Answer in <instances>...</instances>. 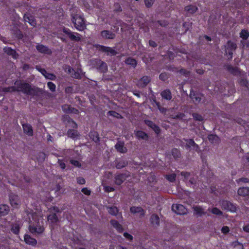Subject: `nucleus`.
<instances>
[{"instance_id":"obj_62","label":"nucleus","mask_w":249,"mask_h":249,"mask_svg":"<svg viewBox=\"0 0 249 249\" xmlns=\"http://www.w3.org/2000/svg\"><path fill=\"white\" fill-rule=\"evenodd\" d=\"M105 191L107 193L111 192L114 191V188L112 187L106 186L104 187Z\"/></svg>"},{"instance_id":"obj_41","label":"nucleus","mask_w":249,"mask_h":249,"mask_svg":"<svg viewBox=\"0 0 249 249\" xmlns=\"http://www.w3.org/2000/svg\"><path fill=\"white\" fill-rule=\"evenodd\" d=\"M108 213L112 215L116 216L118 213V209L115 206L110 207L109 208Z\"/></svg>"},{"instance_id":"obj_10","label":"nucleus","mask_w":249,"mask_h":249,"mask_svg":"<svg viewBox=\"0 0 249 249\" xmlns=\"http://www.w3.org/2000/svg\"><path fill=\"white\" fill-rule=\"evenodd\" d=\"M100 36L104 39H113L116 37V35L110 30H104L101 32Z\"/></svg>"},{"instance_id":"obj_35","label":"nucleus","mask_w":249,"mask_h":249,"mask_svg":"<svg viewBox=\"0 0 249 249\" xmlns=\"http://www.w3.org/2000/svg\"><path fill=\"white\" fill-rule=\"evenodd\" d=\"M193 209L196 214L199 216L205 214L206 213L204 212L203 209L200 206H196L193 207Z\"/></svg>"},{"instance_id":"obj_30","label":"nucleus","mask_w":249,"mask_h":249,"mask_svg":"<svg viewBox=\"0 0 249 249\" xmlns=\"http://www.w3.org/2000/svg\"><path fill=\"white\" fill-rule=\"evenodd\" d=\"M68 136L72 139L77 138L79 137V133L76 130L69 129L67 132Z\"/></svg>"},{"instance_id":"obj_50","label":"nucleus","mask_w":249,"mask_h":249,"mask_svg":"<svg viewBox=\"0 0 249 249\" xmlns=\"http://www.w3.org/2000/svg\"><path fill=\"white\" fill-rule=\"evenodd\" d=\"M193 117L194 120H195L196 121H202L203 120V116L197 113H193Z\"/></svg>"},{"instance_id":"obj_24","label":"nucleus","mask_w":249,"mask_h":249,"mask_svg":"<svg viewBox=\"0 0 249 249\" xmlns=\"http://www.w3.org/2000/svg\"><path fill=\"white\" fill-rule=\"evenodd\" d=\"M197 10V7L196 5L192 4H189L184 7V11L191 14L195 13Z\"/></svg>"},{"instance_id":"obj_39","label":"nucleus","mask_w":249,"mask_h":249,"mask_svg":"<svg viewBox=\"0 0 249 249\" xmlns=\"http://www.w3.org/2000/svg\"><path fill=\"white\" fill-rule=\"evenodd\" d=\"M171 153L175 159L179 158L181 155L180 151L178 149L175 148L172 149Z\"/></svg>"},{"instance_id":"obj_58","label":"nucleus","mask_w":249,"mask_h":249,"mask_svg":"<svg viewBox=\"0 0 249 249\" xmlns=\"http://www.w3.org/2000/svg\"><path fill=\"white\" fill-rule=\"evenodd\" d=\"M77 182L79 184H85L86 183V180L83 177H78L76 178Z\"/></svg>"},{"instance_id":"obj_64","label":"nucleus","mask_w":249,"mask_h":249,"mask_svg":"<svg viewBox=\"0 0 249 249\" xmlns=\"http://www.w3.org/2000/svg\"><path fill=\"white\" fill-rule=\"evenodd\" d=\"M144 123L145 124H146L148 127L151 128V127L154 125L155 124L153 123L152 121L148 120H144Z\"/></svg>"},{"instance_id":"obj_51","label":"nucleus","mask_w":249,"mask_h":249,"mask_svg":"<svg viewBox=\"0 0 249 249\" xmlns=\"http://www.w3.org/2000/svg\"><path fill=\"white\" fill-rule=\"evenodd\" d=\"M47 86L52 92H54L55 91L56 86L52 82H48L47 83Z\"/></svg>"},{"instance_id":"obj_6","label":"nucleus","mask_w":249,"mask_h":249,"mask_svg":"<svg viewBox=\"0 0 249 249\" xmlns=\"http://www.w3.org/2000/svg\"><path fill=\"white\" fill-rule=\"evenodd\" d=\"M94 47L99 52L106 53L107 55L114 56L117 54V51L110 47L97 44L94 45Z\"/></svg>"},{"instance_id":"obj_27","label":"nucleus","mask_w":249,"mask_h":249,"mask_svg":"<svg viewBox=\"0 0 249 249\" xmlns=\"http://www.w3.org/2000/svg\"><path fill=\"white\" fill-rule=\"evenodd\" d=\"M150 222L152 225L158 226L160 225V218L158 215L153 214L150 217Z\"/></svg>"},{"instance_id":"obj_8","label":"nucleus","mask_w":249,"mask_h":249,"mask_svg":"<svg viewBox=\"0 0 249 249\" xmlns=\"http://www.w3.org/2000/svg\"><path fill=\"white\" fill-rule=\"evenodd\" d=\"M172 210L176 213L178 215H184L187 213V209L182 205L174 204L172 206Z\"/></svg>"},{"instance_id":"obj_15","label":"nucleus","mask_w":249,"mask_h":249,"mask_svg":"<svg viewBox=\"0 0 249 249\" xmlns=\"http://www.w3.org/2000/svg\"><path fill=\"white\" fill-rule=\"evenodd\" d=\"M22 127L24 133L29 136H32L33 135V130L30 124H23Z\"/></svg>"},{"instance_id":"obj_47","label":"nucleus","mask_w":249,"mask_h":249,"mask_svg":"<svg viewBox=\"0 0 249 249\" xmlns=\"http://www.w3.org/2000/svg\"><path fill=\"white\" fill-rule=\"evenodd\" d=\"M185 141L187 142L185 145V147L187 149L192 147L193 146V145L195 144V142L192 139H186Z\"/></svg>"},{"instance_id":"obj_1","label":"nucleus","mask_w":249,"mask_h":249,"mask_svg":"<svg viewBox=\"0 0 249 249\" xmlns=\"http://www.w3.org/2000/svg\"><path fill=\"white\" fill-rule=\"evenodd\" d=\"M44 225V220L42 215L37 213H33L29 226L30 232L36 235L42 234L45 231Z\"/></svg>"},{"instance_id":"obj_32","label":"nucleus","mask_w":249,"mask_h":249,"mask_svg":"<svg viewBox=\"0 0 249 249\" xmlns=\"http://www.w3.org/2000/svg\"><path fill=\"white\" fill-rule=\"evenodd\" d=\"M239 37L241 40H247L249 37V31L247 29H242L239 33Z\"/></svg>"},{"instance_id":"obj_7","label":"nucleus","mask_w":249,"mask_h":249,"mask_svg":"<svg viewBox=\"0 0 249 249\" xmlns=\"http://www.w3.org/2000/svg\"><path fill=\"white\" fill-rule=\"evenodd\" d=\"M220 205L222 208L224 210L231 212L236 211V206L229 201L223 200L220 202Z\"/></svg>"},{"instance_id":"obj_25","label":"nucleus","mask_w":249,"mask_h":249,"mask_svg":"<svg viewBox=\"0 0 249 249\" xmlns=\"http://www.w3.org/2000/svg\"><path fill=\"white\" fill-rule=\"evenodd\" d=\"M124 62L125 64L129 65L134 68L137 66L138 64L137 60L131 57H129L125 59Z\"/></svg>"},{"instance_id":"obj_33","label":"nucleus","mask_w":249,"mask_h":249,"mask_svg":"<svg viewBox=\"0 0 249 249\" xmlns=\"http://www.w3.org/2000/svg\"><path fill=\"white\" fill-rule=\"evenodd\" d=\"M48 221L51 223L55 224L58 221V218L56 213L51 214L47 216Z\"/></svg>"},{"instance_id":"obj_63","label":"nucleus","mask_w":249,"mask_h":249,"mask_svg":"<svg viewBox=\"0 0 249 249\" xmlns=\"http://www.w3.org/2000/svg\"><path fill=\"white\" fill-rule=\"evenodd\" d=\"M236 181L238 183H239L240 182L248 183L249 182V179L247 178H242L238 179Z\"/></svg>"},{"instance_id":"obj_14","label":"nucleus","mask_w":249,"mask_h":249,"mask_svg":"<svg viewBox=\"0 0 249 249\" xmlns=\"http://www.w3.org/2000/svg\"><path fill=\"white\" fill-rule=\"evenodd\" d=\"M3 51L7 54L12 56V57L14 59H17L18 57V54L16 51L10 47H5L3 48Z\"/></svg>"},{"instance_id":"obj_19","label":"nucleus","mask_w":249,"mask_h":249,"mask_svg":"<svg viewBox=\"0 0 249 249\" xmlns=\"http://www.w3.org/2000/svg\"><path fill=\"white\" fill-rule=\"evenodd\" d=\"M23 18L25 22H28L32 26H35L36 24V19L32 15L24 14Z\"/></svg>"},{"instance_id":"obj_11","label":"nucleus","mask_w":249,"mask_h":249,"mask_svg":"<svg viewBox=\"0 0 249 249\" xmlns=\"http://www.w3.org/2000/svg\"><path fill=\"white\" fill-rule=\"evenodd\" d=\"M150 81V76L144 75L138 81L137 85L139 88H143L148 84Z\"/></svg>"},{"instance_id":"obj_22","label":"nucleus","mask_w":249,"mask_h":249,"mask_svg":"<svg viewBox=\"0 0 249 249\" xmlns=\"http://www.w3.org/2000/svg\"><path fill=\"white\" fill-rule=\"evenodd\" d=\"M239 196H249V187H240L237 191Z\"/></svg>"},{"instance_id":"obj_46","label":"nucleus","mask_w":249,"mask_h":249,"mask_svg":"<svg viewBox=\"0 0 249 249\" xmlns=\"http://www.w3.org/2000/svg\"><path fill=\"white\" fill-rule=\"evenodd\" d=\"M72 107L70 105H64L62 106V111L66 113H70Z\"/></svg>"},{"instance_id":"obj_42","label":"nucleus","mask_w":249,"mask_h":249,"mask_svg":"<svg viewBox=\"0 0 249 249\" xmlns=\"http://www.w3.org/2000/svg\"><path fill=\"white\" fill-rule=\"evenodd\" d=\"M3 91L6 92H15L17 91V86H11V87H8L4 88L3 89Z\"/></svg>"},{"instance_id":"obj_26","label":"nucleus","mask_w":249,"mask_h":249,"mask_svg":"<svg viewBox=\"0 0 249 249\" xmlns=\"http://www.w3.org/2000/svg\"><path fill=\"white\" fill-rule=\"evenodd\" d=\"M127 161L124 159H119L116 161V167L117 169H122L127 165Z\"/></svg>"},{"instance_id":"obj_48","label":"nucleus","mask_w":249,"mask_h":249,"mask_svg":"<svg viewBox=\"0 0 249 249\" xmlns=\"http://www.w3.org/2000/svg\"><path fill=\"white\" fill-rule=\"evenodd\" d=\"M211 212L212 213L217 215H222L223 214L222 212L216 207L213 208L211 210Z\"/></svg>"},{"instance_id":"obj_16","label":"nucleus","mask_w":249,"mask_h":249,"mask_svg":"<svg viewBox=\"0 0 249 249\" xmlns=\"http://www.w3.org/2000/svg\"><path fill=\"white\" fill-rule=\"evenodd\" d=\"M161 97L167 101H170L172 98V95L171 91L169 89L163 90L160 92Z\"/></svg>"},{"instance_id":"obj_38","label":"nucleus","mask_w":249,"mask_h":249,"mask_svg":"<svg viewBox=\"0 0 249 249\" xmlns=\"http://www.w3.org/2000/svg\"><path fill=\"white\" fill-rule=\"evenodd\" d=\"M107 115H109V116H112V117L117 118V119L122 118V116L120 114H119V113H118L115 111H113V110L108 111L107 113Z\"/></svg>"},{"instance_id":"obj_31","label":"nucleus","mask_w":249,"mask_h":249,"mask_svg":"<svg viewBox=\"0 0 249 249\" xmlns=\"http://www.w3.org/2000/svg\"><path fill=\"white\" fill-rule=\"evenodd\" d=\"M226 69L229 72L234 75H236L239 73L238 69L233 67L231 65H227Z\"/></svg>"},{"instance_id":"obj_59","label":"nucleus","mask_w":249,"mask_h":249,"mask_svg":"<svg viewBox=\"0 0 249 249\" xmlns=\"http://www.w3.org/2000/svg\"><path fill=\"white\" fill-rule=\"evenodd\" d=\"M82 192L87 196H89L91 194V191L87 187H84L81 190Z\"/></svg>"},{"instance_id":"obj_28","label":"nucleus","mask_w":249,"mask_h":249,"mask_svg":"<svg viewBox=\"0 0 249 249\" xmlns=\"http://www.w3.org/2000/svg\"><path fill=\"white\" fill-rule=\"evenodd\" d=\"M20 225L18 223H12L11 225V231L15 234H18L20 230Z\"/></svg>"},{"instance_id":"obj_23","label":"nucleus","mask_w":249,"mask_h":249,"mask_svg":"<svg viewBox=\"0 0 249 249\" xmlns=\"http://www.w3.org/2000/svg\"><path fill=\"white\" fill-rule=\"evenodd\" d=\"M115 147L117 151L121 153H125L127 152V149L124 146V143L119 142L115 145Z\"/></svg>"},{"instance_id":"obj_44","label":"nucleus","mask_w":249,"mask_h":249,"mask_svg":"<svg viewBox=\"0 0 249 249\" xmlns=\"http://www.w3.org/2000/svg\"><path fill=\"white\" fill-rule=\"evenodd\" d=\"M165 177L170 182H174L176 180V175L174 173L166 175Z\"/></svg>"},{"instance_id":"obj_55","label":"nucleus","mask_w":249,"mask_h":249,"mask_svg":"<svg viewBox=\"0 0 249 249\" xmlns=\"http://www.w3.org/2000/svg\"><path fill=\"white\" fill-rule=\"evenodd\" d=\"M155 0H144L145 5L146 7L150 8L153 5Z\"/></svg>"},{"instance_id":"obj_34","label":"nucleus","mask_w":249,"mask_h":249,"mask_svg":"<svg viewBox=\"0 0 249 249\" xmlns=\"http://www.w3.org/2000/svg\"><path fill=\"white\" fill-rule=\"evenodd\" d=\"M130 212L134 214L140 213L142 215L144 214L143 210L141 207L132 206L130 208Z\"/></svg>"},{"instance_id":"obj_49","label":"nucleus","mask_w":249,"mask_h":249,"mask_svg":"<svg viewBox=\"0 0 249 249\" xmlns=\"http://www.w3.org/2000/svg\"><path fill=\"white\" fill-rule=\"evenodd\" d=\"M179 72L181 75H183L184 76L187 77L189 76L190 74V71H188L185 69L182 68L179 71Z\"/></svg>"},{"instance_id":"obj_4","label":"nucleus","mask_w":249,"mask_h":249,"mask_svg":"<svg viewBox=\"0 0 249 249\" xmlns=\"http://www.w3.org/2000/svg\"><path fill=\"white\" fill-rule=\"evenodd\" d=\"M92 67L100 73H105L108 71L107 64L99 58H94L91 60Z\"/></svg>"},{"instance_id":"obj_12","label":"nucleus","mask_w":249,"mask_h":249,"mask_svg":"<svg viewBox=\"0 0 249 249\" xmlns=\"http://www.w3.org/2000/svg\"><path fill=\"white\" fill-rule=\"evenodd\" d=\"M37 51L41 53L51 55L52 53V50L48 47L42 44H37L36 46Z\"/></svg>"},{"instance_id":"obj_18","label":"nucleus","mask_w":249,"mask_h":249,"mask_svg":"<svg viewBox=\"0 0 249 249\" xmlns=\"http://www.w3.org/2000/svg\"><path fill=\"white\" fill-rule=\"evenodd\" d=\"M110 223L111 225L116 229L117 231L119 233H122L124 229L123 228V226L119 223V222L116 220H111L110 221Z\"/></svg>"},{"instance_id":"obj_5","label":"nucleus","mask_w":249,"mask_h":249,"mask_svg":"<svg viewBox=\"0 0 249 249\" xmlns=\"http://www.w3.org/2000/svg\"><path fill=\"white\" fill-rule=\"evenodd\" d=\"M62 32L71 41L79 42L81 40L82 36L80 34L73 32L69 28H63Z\"/></svg>"},{"instance_id":"obj_36","label":"nucleus","mask_w":249,"mask_h":249,"mask_svg":"<svg viewBox=\"0 0 249 249\" xmlns=\"http://www.w3.org/2000/svg\"><path fill=\"white\" fill-rule=\"evenodd\" d=\"M237 48V45L235 43L231 41V40H229L227 42V49L228 50H231L234 51Z\"/></svg>"},{"instance_id":"obj_53","label":"nucleus","mask_w":249,"mask_h":249,"mask_svg":"<svg viewBox=\"0 0 249 249\" xmlns=\"http://www.w3.org/2000/svg\"><path fill=\"white\" fill-rule=\"evenodd\" d=\"M182 26L184 28L185 32H186L192 27V23H190L189 22H184L183 23Z\"/></svg>"},{"instance_id":"obj_56","label":"nucleus","mask_w":249,"mask_h":249,"mask_svg":"<svg viewBox=\"0 0 249 249\" xmlns=\"http://www.w3.org/2000/svg\"><path fill=\"white\" fill-rule=\"evenodd\" d=\"M45 77L51 80H54L56 78V76L54 74L48 73V72Z\"/></svg>"},{"instance_id":"obj_17","label":"nucleus","mask_w":249,"mask_h":249,"mask_svg":"<svg viewBox=\"0 0 249 249\" xmlns=\"http://www.w3.org/2000/svg\"><path fill=\"white\" fill-rule=\"evenodd\" d=\"M190 96L195 104H198L201 101V98L199 94L194 91H190Z\"/></svg>"},{"instance_id":"obj_61","label":"nucleus","mask_w":249,"mask_h":249,"mask_svg":"<svg viewBox=\"0 0 249 249\" xmlns=\"http://www.w3.org/2000/svg\"><path fill=\"white\" fill-rule=\"evenodd\" d=\"M73 91V88L72 86H69L65 88V92L66 93L70 94L72 93Z\"/></svg>"},{"instance_id":"obj_3","label":"nucleus","mask_w":249,"mask_h":249,"mask_svg":"<svg viewBox=\"0 0 249 249\" xmlns=\"http://www.w3.org/2000/svg\"><path fill=\"white\" fill-rule=\"evenodd\" d=\"M71 21L74 27L79 31H83L86 28L85 19L82 16L78 14L72 15Z\"/></svg>"},{"instance_id":"obj_2","label":"nucleus","mask_w":249,"mask_h":249,"mask_svg":"<svg viewBox=\"0 0 249 249\" xmlns=\"http://www.w3.org/2000/svg\"><path fill=\"white\" fill-rule=\"evenodd\" d=\"M17 86V91H21L27 95L35 94L36 91L32 88L30 84L23 82L21 80H17L15 83Z\"/></svg>"},{"instance_id":"obj_43","label":"nucleus","mask_w":249,"mask_h":249,"mask_svg":"<svg viewBox=\"0 0 249 249\" xmlns=\"http://www.w3.org/2000/svg\"><path fill=\"white\" fill-rule=\"evenodd\" d=\"M208 138L209 141L212 143H216L218 139V137L216 135L213 134L209 135Z\"/></svg>"},{"instance_id":"obj_52","label":"nucleus","mask_w":249,"mask_h":249,"mask_svg":"<svg viewBox=\"0 0 249 249\" xmlns=\"http://www.w3.org/2000/svg\"><path fill=\"white\" fill-rule=\"evenodd\" d=\"M240 44L242 45L243 48L249 50V41L241 40Z\"/></svg>"},{"instance_id":"obj_45","label":"nucleus","mask_w":249,"mask_h":249,"mask_svg":"<svg viewBox=\"0 0 249 249\" xmlns=\"http://www.w3.org/2000/svg\"><path fill=\"white\" fill-rule=\"evenodd\" d=\"M169 77V74L167 72H162L159 75V79L162 81H165Z\"/></svg>"},{"instance_id":"obj_40","label":"nucleus","mask_w":249,"mask_h":249,"mask_svg":"<svg viewBox=\"0 0 249 249\" xmlns=\"http://www.w3.org/2000/svg\"><path fill=\"white\" fill-rule=\"evenodd\" d=\"M81 70L80 69H77L76 71L74 70L71 76L75 79H80L81 78Z\"/></svg>"},{"instance_id":"obj_57","label":"nucleus","mask_w":249,"mask_h":249,"mask_svg":"<svg viewBox=\"0 0 249 249\" xmlns=\"http://www.w3.org/2000/svg\"><path fill=\"white\" fill-rule=\"evenodd\" d=\"M70 163L75 167H80L81 166L80 162L76 160H70Z\"/></svg>"},{"instance_id":"obj_60","label":"nucleus","mask_w":249,"mask_h":249,"mask_svg":"<svg viewBox=\"0 0 249 249\" xmlns=\"http://www.w3.org/2000/svg\"><path fill=\"white\" fill-rule=\"evenodd\" d=\"M123 235L126 239L129 241H132L133 239V236L126 232H124Z\"/></svg>"},{"instance_id":"obj_21","label":"nucleus","mask_w":249,"mask_h":249,"mask_svg":"<svg viewBox=\"0 0 249 249\" xmlns=\"http://www.w3.org/2000/svg\"><path fill=\"white\" fill-rule=\"evenodd\" d=\"M9 211V207L7 205L0 204V216L6 215Z\"/></svg>"},{"instance_id":"obj_37","label":"nucleus","mask_w":249,"mask_h":249,"mask_svg":"<svg viewBox=\"0 0 249 249\" xmlns=\"http://www.w3.org/2000/svg\"><path fill=\"white\" fill-rule=\"evenodd\" d=\"M91 139L96 143L100 141V137L99 134L96 132H91L89 134Z\"/></svg>"},{"instance_id":"obj_54","label":"nucleus","mask_w":249,"mask_h":249,"mask_svg":"<svg viewBox=\"0 0 249 249\" xmlns=\"http://www.w3.org/2000/svg\"><path fill=\"white\" fill-rule=\"evenodd\" d=\"M151 128H152V130L157 134H159L160 132V127L155 124H154V125L151 127Z\"/></svg>"},{"instance_id":"obj_9","label":"nucleus","mask_w":249,"mask_h":249,"mask_svg":"<svg viewBox=\"0 0 249 249\" xmlns=\"http://www.w3.org/2000/svg\"><path fill=\"white\" fill-rule=\"evenodd\" d=\"M129 176V172L121 173L116 175L114 178L115 184L121 185Z\"/></svg>"},{"instance_id":"obj_20","label":"nucleus","mask_w":249,"mask_h":249,"mask_svg":"<svg viewBox=\"0 0 249 249\" xmlns=\"http://www.w3.org/2000/svg\"><path fill=\"white\" fill-rule=\"evenodd\" d=\"M135 136L138 139H142L145 141L148 139V134L142 130L135 131Z\"/></svg>"},{"instance_id":"obj_29","label":"nucleus","mask_w":249,"mask_h":249,"mask_svg":"<svg viewBox=\"0 0 249 249\" xmlns=\"http://www.w3.org/2000/svg\"><path fill=\"white\" fill-rule=\"evenodd\" d=\"M9 201L12 206L16 207L18 205V196L15 195L9 196Z\"/></svg>"},{"instance_id":"obj_13","label":"nucleus","mask_w":249,"mask_h":249,"mask_svg":"<svg viewBox=\"0 0 249 249\" xmlns=\"http://www.w3.org/2000/svg\"><path fill=\"white\" fill-rule=\"evenodd\" d=\"M24 240L26 244L32 246H35L37 244L36 240L27 234L24 235Z\"/></svg>"}]
</instances>
